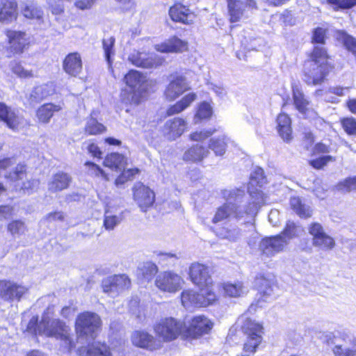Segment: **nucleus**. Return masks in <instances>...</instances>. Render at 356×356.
<instances>
[{"mask_svg":"<svg viewBox=\"0 0 356 356\" xmlns=\"http://www.w3.org/2000/svg\"><path fill=\"white\" fill-rule=\"evenodd\" d=\"M6 35L10 47L16 53L22 52L28 44L26 34L23 32L10 30L6 32Z\"/></svg>","mask_w":356,"mask_h":356,"instance_id":"obj_33","label":"nucleus"},{"mask_svg":"<svg viewBox=\"0 0 356 356\" xmlns=\"http://www.w3.org/2000/svg\"><path fill=\"white\" fill-rule=\"evenodd\" d=\"M104 164L105 166L115 170L116 171H121L125 167L127 164V160L125 157L118 153H112L108 155L104 161Z\"/></svg>","mask_w":356,"mask_h":356,"instance_id":"obj_40","label":"nucleus"},{"mask_svg":"<svg viewBox=\"0 0 356 356\" xmlns=\"http://www.w3.org/2000/svg\"><path fill=\"white\" fill-rule=\"evenodd\" d=\"M181 300L186 309H191L212 305L217 302L218 298L213 289L200 287V292L193 289L184 290Z\"/></svg>","mask_w":356,"mask_h":356,"instance_id":"obj_4","label":"nucleus"},{"mask_svg":"<svg viewBox=\"0 0 356 356\" xmlns=\"http://www.w3.org/2000/svg\"><path fill=\"white\" fill-rule=\"evenodd\" d=\"M156 51L161 53H177L186 51L188 48V43L181 40L177 37H172L161 44L154 45Z\"/></svg>","mask_w":356,"mask_h":356,"instance_id":"obj_27","label":"nucleus"},{"mask_svg":"<svg viewBox=\"0 0 356 356\" xmlns=\"http://www.w3.org/2000/svg\"><path fill=\"white\" fill-rule=\"evenodd\" d=\"M126 85L131 90L143 93L148 88L147 77L137 70H130L124 78Z\"/></svg>","mask_w":356,"mask_h":356,"instance_id":"obj_22","label":"nucleus"},{"mask_svg":"<svg viewBox=\"0 0 356 356\" xmlns=\"http://www.w3.org/2000/svg\"><path fill=\"white\" fill-rule=\"evenodd\" d=\"M132 190L134 200L142 211L145 212L152 207L155 202V194L150 188L138 182Z\"/></svg>","mask_w":356,"mask_h":356,"instance_id":"obj_11","label":"nucleus"},{"mask_svg":"<svg viewBox=\"0 0 356 356\" xmlns=\"http://www.w3.org/2000/svg\"><path fill=\"white\" fill-rule=\"evenodd\" d=\"M105 127L95 118L90 117L86 121L85 131L89 135H97L104 132Z\"/></svg>","mask_w":356,"mask_h":356,"instance_id":"obj_50","label":"nucleus"},{"mask_svg":"<svg viewBox=\"0 0 356 356\" xmlns=\"http://www.w3.org/2000/svg\"><path fill=\"white\" fill-rule=\"evenodd\" d=\"M213 322L204 315L194 316L188 327L185 328V335L193 338L209 333L213 328Z\"/></svg>","mask_w":356,"mask_h":356,"instance_id":"obj_14","label":"nucleus"},{"mask_svg":"<svg viewBox=\"0 0 356 356\" xmlns=\"http://www.w3.org/2000/svg\"><path fill=\"white\" fill-rule=\"evenodd\" d=\"M88 166V173L91 176L102 177L106 180H108L107 175L98 166L92 162H86L85 164Z\"/></svg>","mask_w":356,"mask_h":356,"instance_id":"obj_60","label":"nucleus"},{"mask_svg":"<svg viewBox=\"0 0 356 356\" xmlns=\"http://www.w3.org/2000/svg\"><path fill=\"white\" fill-rule=\"evenodd\" d=\"M241 320V330L247 338L243 346V356H250L256 352L262 341L263 327L259 323L249 318Z\"/></svg>","mask_w":356,"mask_h":356,"instance_id":"obj_5","label":"nucleus"},{"mask_svg":"<svg viewBox=\"0 0 356 356\" xmlns=\"http://www.w3.org/2000/svg\"><path fill=\"white\" fill-rule=\"evenodd\" d=\"M61 109L59 105L53 104H44L40 106L36 111V117L39 122L47 124L55 112H58Z\"/></svg>","mask_w":356,"mask_h":356,"instance_id":"obj_35","label":"nucleus"},{"mask_svg":"<svg viewBox=\"0 0 356 356\" xmlns=\"http://www.w3.org/2000/svg\"><path fill=\"white\" fill-rule=\"evenodd\" d=\"M256 200L251 202L245 201V191L239 188L224 189L221 191V195L225 202L218 207L213 215L211 222L218 224L229 218L237 220L245 216H254L257 214L259 208L263 203V198L260 193H257Z\"/></svg>","mask_w":356,"mask_h":356,"instance_id":"obj_1","label":"nucleus"},{"mask_svg":"<svg viewBox=\"0 0 356 356\" xmlns=\"http://www.w3.org/2000/svg\"><path fill=\"white\" fill-rule=\"evenodd\" d=\"M209 89L211 90L218 97L222 98L226 94L225 88L221 84L210 83L208 84Z\"/></svg>","mask_w":356,"mask_h":356,"instance_id":"obj_64","label":"nucleus"},{"mask_svg":"<svg viewBox=\"0 0 356 356\" xmlns=\"http://www.w3.org/2000/svg\"><path fill=\"white\" fill-rule=\"evenodd\" d=\"M277 129L281 138L286 142L292 139L291 120L285 113H280L277 118Z\"/></svg>","mask_w":356,"mask_h":356,"instance_id":"obj_32","label":"nucleus"},{"mask_svg":"<svg viewBox=\"0 0 356 356\" xmlns=\"http://www.w3.org/2000/svg\"><path fill=\"white\" fill-rule=\"evenodd\" d=\"M189 275L194 284L202 288L213 289V281L207 266L199 263L192 264L189 269Z\"/></svg>","mask_w":356,"mask_h":356,"instance_id":"obj_15","label":"nucleus"},{"mask_svg":"<svg viewBox=\"0 0 356 356\" xmlns=\"http://www.w3.org/2000/svg\"><path fill=\"white\" fill-rule=\"evenodd\" d=\"M102 321L100 317L95 313L83 312L80 314L76 321V331L78 336L90 337L93 339L97 330L100 328Z\"/></svg>","mask_w":356,"mask_h":356,"instance_id":"obj_7","label":"nucleus"},{"mask_svg":"<svg viewBox=\"0 0 356 356\" xmlns=\"http://www.w3.org/2000/svg\"><path fill=\"white\" fill-rule=\"evenodd\" d=\"M115 353L114 349L111 352L109 347L100 342H94L86 347H81L79 350L80 356H113Z\"/></svg>","mask_w":356,"mask_h":356,"instance_id":"obj_28","label":"nucleus"},{"mask_svg":"<svg viewBox=\"0 0 356 356\" xmlns=\"http://www.w3.org/2000/svg\"><path fill=\"white\" fill-rule=\"evenodd\" d=\"M71 177L64 172H58L52 176L48 183V190L56 193L66 189L70 186Z\"/></svg>","mask_w":356,"mask_h":356,"instance_id":"obj_31","label":"nucleus"},{"mask_svg":"<svg viewBox=\"0 0 356 356\" xmlns=\"http://www.w3.org/2000/svg\"><path fill=\"white\" fill-rule=\"evenodd\" d=\"M216 234L222 239L236 242L241 238V232L236 226L226 225L217 229Z\"/></svg>","mask_w":356,"mask_h":356,"instance_id":"obj_36","label":"nucleus"},{"mask_svg":"<svg viewBox=\"0 0 356 356\" xmlns=\"http://www.w3.org/2000/svg\"><path fill=\"white\" fill-rule=\"evenodd\" d=\"M164 95L170 101H173L188 89L186 79L179 74H172L169 77Z\"/></svg>","mask_w":356,"mask_h":356,"instance_id":"obj_18","label":"nucleus"},{"mask_svg":"<svg viewBox=\"0 0 356 356\" xmlns=\"http://www.w3.org/2000/svg\"><path fill=\"white\" fill-rule=\"evenodd\" d=\"M229 139L222 136L218 138H212L209 143V150H212L216 156H222L225 154Z\"/></svg>","mask_w":356,"mask_h":356,"instance_id":"obj_41","label":"nucleus"},{"mask_svg":"<svg viewBox=\"0 0 356 356\" xmlns=\"http://www.w3.org/2000/svg\"><path fill=\"white\" fill-rule=\"evenodd\" d=\"M209 150L199 144L193 145L186 149L183 154V160L191 162H200L209 154Z\"/></svg>","mask_w":356,"mask_h":356,"instance_id":"obj_30","label":"nucleus"},{"mask_svg":"<svg viewBox=\"0 0 356 356\" xmlns=\"http://www.w3.org/2000/svg\"><path fill=\"white\" fill-rule=\"evenodd\" d=\"M293 99L296 109L305 118L315 119L316 112L310 108V102L306 98L302 90L298 86L293 87Z\"/></svg>","mask_w":356,"mask_h":356,"instance_id":"obj_20","label":"nucleus"},{"mask_svg":"<svg viewBox=\"0 0 356 356\" xmlns=\"http://www.w3.org/2000/svg\"><path fill=\"white\" fill-rule=\"evenodd\" d=\"M122 218L121 211L115 213L108 208L105 211L104 225L107 230H112L120 223Z\"/></svg>","mask_w":356,"mask_h":356,"instance_id":"obj_43","label":"nucleus"},{"mask_svg":"<svg viewBox=\"0 0 356 356\" xmlns=\"http://www.w3.org/2000/svg\"><path fill=\"white\" fill-rule=\"evenodd\" d=\"M187 126V122L183 118H174L165 122L162 128V134L166 139L175 140L186 131Z\"/></svg>","mask_w":356,"mask_h":356,"instance_id":"obj_17","label":"nucleus"},{"mask_svg":"<svg viewBox=\"0 0 356 356\" xmlns=\"http://www.w3.org/2000/svg\"><path fill=\"white\" fill-rule=\"evenodd\" d=\"M0 120L13 131H19L27 125V121L22 115L3 103H0Z\"/></svg>","mask_w":356,"mask_h":356,"instance_id":"obj_13","label":"nucleus"},{"mask_svg":"<svg viewBox=\"0 0 356 356\" xmlns=\"http://www.w3.org/2000/svg\"><path fill=\"white\" fill-rule=\"evenodd\" d=\"M288 245V240L282 235L265 237L259 243V248L262 254L271 257L283 252Z\"/></svg>","mask_w":356,"mask_h":356,"instance_id":"obj_10","label":"nucleus"},{"mask_svg":"<svg viewBox=\"0 0 356 356\" xmlns=\"http://www.w3.org/2000/svg\"><path fill=\"white\" fill-rule=\"evenodd\" d=\"M341 126L345 132L352 136H356V119L353 117L343 118Z\"/></svg>","mask_w":356,"mask_h":356,"instance_id":"obj_54","label":"nucleus"},{"mask_svg":"<svg viewBox=\"0 0 356 356\" xmlns=\"http://www.w3.org/2000/svg\"><path fill=\"white\" fill-rule=\"evenodd\" d=\"M26 166L22 164H18L9 175H6L5 177L12 182H16V187H19L20 189L29 191L33 190L38 185V181L36 179L27 180L20 184L19 181H22L26 177Z\"/></svg>","mask_w":356,"mask_h":356,"instance_id":"obj_19","label":"nucleus"},{"mask_svg":"<svg viewBox=\"0 0 356 356\" xmlns=\"http://www.w3.org/2000/svg\"><path fill=\"white\" fill-rule=\"evenodd\" d=\"M303 231L301 226L293 222L288 221L284 230L279 235H282L284 238L287 239L289 244L292 238L300 236Z\"/></svg>","mask_w":356,"mask_h":356,"instance_id":"obj_45","label":"nucleus"},{"mask_svg":"<svg viewBox=\"0 0 356 356\" xmlns=\"http://www.w3.org/2000/svg\"><path fill=\"white\" fill-rule=\"evenodd\" d=\"M7 229L13 236H16L25 232L26 226L22 220H13L8 225Z\"/></svg>","mask_w":356,"mask_h":356,"instance_id":"obj_53","label":"nucleus"},{"mask_svg":"<svg viewBox=\"0 0 356 356\" xmlns=\"http://www.w3.org/2000/svg\"><path fill=\"white\" fill-rule=\"evenodd\" d=\"M63 70L70 76H77L82 70V61L78 53L69 54L63 61Z\"/></svg>","mask_w":356,"mask_h":356,"instance_id":"obj_29","label":"nucleus"},{"mask_svg":"<svg viewBox=\"0 0 356 356\" xmlns=\"http://www.w3.org/2000/svg\"><path fill=\"white\" fill-rule=\"evenodd\" d=\"M266 182V177L264 175L263 169H261V168H255L250 175V181L248 186L250 197L248 201H250L251 202L255 201L257 197L256 194L258 193H260L263 198V203L261 204V205L264 204L265 200L264 194L257 187H261L263 184H264Z\"/></svg>","mask_w":356,"mask_h":356,"instance_id":"obj_21","label":"nucleus"},{"mask_svg":"<svg viewBox=\"0 0 356 356\" xmlns=\"http://www.w3.org/2000/svg\"><path fill=\"white\" fill-rule=\"evenodd\" d=\"M290 206L292 210L301 218H308L312 215L310 207L302 202L299 197L290 199Z\"/></svg>","mask_w":356,"mask_h":356,"instance_id":"obj_38","label":"nucleus"},{"mask_svg":"<svg viewBox=\"0 0 356 356\" xmlns=\"http://www.w3.org/2000/svg\"><path fill=\"white\" fill-rule=\"evenodd\" d=\"M185 328L184 322L172 317L162 318L154 326L156 335L163 341H170L185 334Z\"/></svg>","mask_w":356,"mask_h":356,"instance_id":"obj_6","label":"nucleus"},{"mask_svg":"<svg viewBox=\"0 0 356 356\" xmlns=\"http://www.w3.org/2000/svg\"><path fill=\"white\" fill-rule=\"evenodd\" d=\"M213 114V108L209 103L203 102L197 107V111L194 117V123L197 124L202 120L209 119Z\"/></svg>","mask_w":356,"mask_h":356,"instance_id":"obj_46","label":"nucleus"},{"mask_svg":"<svg viewBox=\"0 0 356 356\" xmlns=\"http://www.w3.org/2000/svg\"><path fill=\"white\" fill-rule=\"evenodd\" d=\"M255 286L261 296V298L264 301H266V299L273 294L275 285L273 280L264 276H259L255 280Z\"/></svg>","mask_w":356,"mask_h":356,"instance_id":"obj_34","label":"nucleus"},{"mask_svg":"<svg viewBox=\"0 0 356 356\" xmlns=\"http://www.w3.org/2000/svg\"><path fill=\"white\" fill-rule=\"evenodd\" d=\"M130 286V280L125 275L108 277L102 281L103 291L115 296Z\"/></svg>","mask_w":356,"mask_h":356,"instance_id":"obj_16","label":"nucleus"},{"mask_svg":"<svg viewBox=\"0 0 356 356\" xmlns=\"http://www.w3.org/2000/svg\"><path fill=\"white\" fill-rule=\"evenodd\" d=\"M335 38L338 42L356 56V39L341 31L336 33Z\"/></svg>","mask_w":356,"mask_h":356,"instance_id":"obj_44","label":"nucleus"},{"mask_svg":"<svg viewBox=\"0 0 356 356\" xmlns=\"http://www.w3.org/2000/svg\"><path fill=\"white\" fill-rule=\"evenodd\" d=\"M314 247L318 248L322 250H331L335 246V241L332 237L328 234H323L315 241H312Z\"/></svg>","mask_w":356,"mask_h":356,"instance_id":"obj_48","label":"nucleus"},{"mask_svg":"<svg viewBox=\"0 0 356 356\" xmlns=\"http://www.w3.org/2000/svg\"><path fill=\"white\" fill-rule=\"evenodd\" d=\"M131 341L136 346L154 350L159 348L160 343L150 334L145 331H135Z\"/></svg>","mask_w":356,"mask_h":356,"instance_id":"obj_23","label":"nucleus"},{"mask_svg":"<svg viewBox=\"0 0 356 356\" xmlns=\"http://www.w3.org/2000/svg\"><path fill=\"white\" fill-rule=\"evenodd\" d=\"M28 290L26 286L13 281H0V298L6 301H19Z\"/></svg>","mask_w":356,"mask_h":356,"instance_id":"obj_12","label":"nucleus"},{"mask_svg":"<svg viewBox=\"0 0 356 356\" xmlns=\"http://www.w3.org/2000/svg\"><path fill=\"white\" fill-rule=\"evenodd\" d=\"M17 4L15 0H1L0 2V22L10 24L17 19Z\"/></svg>","mask_w":356,"mask_h":356,"instance_id":"obj_26","label":"nucleus"},{"mask_svg":"<svg viewBox=\"0 0 356 356\" xmlns=\"http://www.w3.org/2000/svg\"><path fill=\"white\" fill-rule=\"evenodd\" d=\"M325 30L322 28H317L314 30L312 41L314 43L323 44L325 42Z\"/></svg>","mask_w":356,"mask_h":356,"instance_id":"obj_63","label":"nucleus"},{"mask_svg":"<svg viewBox=\"0 0 356 356\" xmlns=\"http://www.w3.org/2000/svg\"><path fill=\"white\" fill-rule=\"evenodd\" d=\"M197 95L194 92L188 93L185 95L180 101L177 102L175 104L170 106L167 110L168 115H172L177 114L188 108L195 99Z\"/></svg>","mask_w":356,"mask_h":356,"instance_id":"obj_39","label":"nucleus"},{"mask_svg":"<svg viewBox=\"0 0 356 356\" xmlns=\"http://www.w3.org/2000/svg\"><path fill=\"white\" fill-rule=\"evenodd\" d=\"M332 352L334 356H356V346L343 348L337 345L333 348Z\"/></svg>","mask_w":356,"mask_h":356,"instance_id":"obj_59","label":"nucleus"},{"mask_svg":"<svg viewBox=\"0 0 356 356\" xmlns=\"http://www.w3.org/2000/svg\"><path fill=\"white\" fill-rule=\"evenodd\" d=\"M158 272V267L152 262L144 263L138 268V274L143 279L149 281Z\"/></svg>","mask_w":356,"mask_h":356,"instance_id":"obj_47","label":"nucleus"},{"mask_svg":"<svg viewBox=\"0 0 356 356\" xmlns=\"http://www.w3.org/2000/svg\"><path fill=\"white\" fill-rule=\"evenodd\" d=\"M216 130L215 129H202L191 133L188 136L191 141L203 142L211 136Z\"/></svg>","mask_w":356,"mask_h":356,"instance_id":"obj_52","label":"nucleus"},{"mask_svg":"<svg viewBox=\"0 0 356 356\" xmlns=\"http://www.w3.org/2000/svg\"><path fill=\"white\" fill-rule=\"evenodd\" d=\"M115 41V40L113 37H109L104 38L102 42L106 60L109 65L111 63V56L115 52L113 49Z\"/></svg>","mask_w":356,"mask_h":356,"instance_id":"obj_57","label":"nucleus"},{"mask_svg":"<svg viewBox=\"0 0 356 356\" xmlns=\"http://www.w3.org/2000/svg\"><path fill=\"white\" fill-rule=\"evenodd\" d=\"M50 93L51 91L48 85L37 86L32 90L30 95V101L31 103H37L49 96Z\"/></svg>","mask_w":356,"mask_h":356,"instance_id":"obj_51","label":"nucleus"},{"mask_svg":"<svg viewBox=\"0 0 356 356\" xmlns=\"http://www.w3.org/2000/svg\"><path fill=\"white\" fill-rule=\"evenodd\" d=\"M23 15L28 19H40L42 15V11L34 6L25 5L22 8Z\"/></svg>","mask_w":356,"mask_h":356,"instance_id":"obj_55","label":"nucleus"},{"mask_svg":"<svg viewBox=\"0 0 356 356\" xmlns=\"http://www.w3.org/2000/svg\"><path fill=\"white\" fill-rule=\"evenodd\" d=\"M335 189L342 193L356 191V176L349 177L341 180L335 186Z\"/></svg>","mask_w":356,"mask_h":356,"instance_id":"obj_49","label":"nucleus"},{"mask_svg":"<svg viewBox=\"0 0 356 356\" xmlns=\"http://www.w3.org/2000/svg\"><path fill=\"white\" fill-rule=\"evenodd\" d=\"M169 15L173 21L186 24H192L195 19V13L181 3L172 6L169 10Z\"/></svg>","mask_w":356,"mask_h":356,"instance_id":"obj_25","label":"nucleus"},{"mask_svg":"<svg viewBox=\"0 0 356 356\" xmlns=\"http://www.w3.org/2000/svg\"><path fill=\"white\" fill-rule=\"evenodd\" d=\"M159 262H173L178 259L179 257L174 253L160 252L156 254Z\"/></svg>","mask_w":356,"mask_h":356,"instance_id":"obj_62","label":"nucleus"},{"mask_svg":"<svg viewBox=\"0 0 356 356\" xmlns=\"http://www.w3.org/2000/svg\"><path fill=\"white\" fill-rule=\"evenodd\" d=\"M336 159L334 156L327 155L318 157L309 161L310 165L315 169L320 170L331 162H334Z\"/></svg>","mask_w":356,"mask_h":356,"instance_id":"obj_58","label":"nucleus"},{"mask_svg":"<svg viewBox=\"0 0 356 356\" xmlns=\"http://www.w3.org/2000/svg\"><path fill=\"white\" fill-rule=\"evenodd\" d=\"M222 289L224 294L230 298H238L248 292L247 288L241 282L223 283Z\"/></svg>","mask_w":356,"mask_h":356,"instance_id":"obj_37","label":"nucleus"},{"mask_svg":"<svg viewBox=\"0 0 356 356\" xmlns=\"http://www.w3.org/2000/svg\"><path fill=\"white\" fill-rule=\"evenodd\" d=\"M142 93L134 91L131 89L124 88L120 92V101L125 105L137 106L140 102Z\"/></svg>","mask_w":356,"mask_h":356,"instance_id":"obj_42","label":"nucleus"},{"mask_svg":"<svg viewBox=\"0 0 356 356\" xmlns=\"http://www.w3.org/2000/svg\"><path fill=\"white\" fill-rule=\"evenodd\" d=\"M12 72L20 78H31L33 76V73L31 70H27L17 62H12L10 63Z\"/></svg>","mask_w":356,"mask_h":356,"instance_id":"obj_56","label":"nucleus"},{"mask_svg":"<svg viewBox=\"0 0 356 356\" xmlns=\"http://www.w3.org/2000/svg\"><path fill=\"white\" fill-rule=\"evenodd\" d=\"M129 62L139 67L153 68L161 65L163 58L154 53L134 50L128 57Z\"/></svg>","mask_w":356,"mask_h":356,"instance_id":"obj_9","label":"nucleus"},{"mask_svg":"<svg viewBox=\"0 0 356 356\" xmlns=\"http://www.w3.org/2000/svg\"><path fill=\"white\" fill-rule=\"evenodd\" d=\"M308 229L309 234L313 237L312 241H315L318 238V237L323 236V234H326L322 225L318 222H313L310 224Z\"/></svg>","mask_w":356,"mask_h":356,"instance_id":"obj_61","label":"nucleus"},{"mask_svg":"<svg viewBox=\"0 0 356 356\" xmlns=\"http://www.w3.org/2000/svg\"><path fill=\"white\" fill-rule=\"evenodd\" d=\"M327 50L322 46H315L309 58L304 65V81L309 86L322 84L332 67L328 61Z\"/></svg>","mask_w":356,"mask_h":356,"instance_id":"obj_3","label":"nucleus"},{"mask_svg":"<svg viewBox=\"0 0 356 356\" xmlns=\"http://www.w3.org/2000/svg\"><path fill=\"white\" fill-rule=\"evenodd\" d=\"M184 283V279L172 271L159 274L155 280L156 286L163 292L175 293L179 291Z\"/></svg>","mask_w":356,"mask_h":356,"instance_id":"obj_8","label":"nucleus"},{"mask_svg":"<svg viewBox=\"0 0 356 356\" xmlns=\"http://www.w3.org/2000/svg\"><path fill=\"white\" fill-rule=\"evenodd\" d=\"M37 322L38 318L32 317L28 324L27 331L60 340V351L63 353H70L75 347V343L71 337L70 329L65 323L59 319L51 318L48 313L43 315L38 325Z\"/></svg>","mask_w":356,"mask_h":356,"instance_id":"obj_2","label":"nucleus"},{"mask_svg":"<svg viewBox=\"0 0 356 356\" xmlns=\"http://www.w3.org/2000/svg\"><path fill=\"white\" fill-rule=\"evenodd\" d=\"M227 1L231 22L240 20L245 6L251 8H256V2L254 0H227Z\"/></svg>","mask_w":356,"mask_h":356,"instance_id":"obj_24","label":"nucleus"}]
</instances>
